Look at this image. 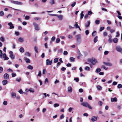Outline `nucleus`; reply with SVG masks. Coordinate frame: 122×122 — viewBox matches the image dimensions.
<instances>
[{
    "label": "nucleus",
    "instance_id": "obj_1",
    "mask_svg": "<svg viewBox=\"0 0 122 122\" xmlns=\"http://www.w3.org/2000/svg\"><path fill=\"white\" fill-rule=\"evenodd\" d=\"M81 105L83 106L87 107H88L89 109H92V107L89 104L86 102H83L81 103Z\"/></svg>",
    "mask_w": 122,
    "mask_h": 122
},
{
    "label": "nucleus",
    "instance_id": "obj_2",
    "mask_svg": "<svg viewBox=\"0 0 122 122\" xmlns=\"http://www.w3.org/2000/svg\"><path fill=\"white\" fill-rule=\"evenodd\" d=\"M11 3L18 5H21L23 4V3L21 2L15 1L12 0H9Z\"/></svg>",
    "mask_w": 122,
    "mask_h": 122
},
{
    "label": "nucleus",
    "instance_id": "obj_3",
    "mask_svg": "<svg viewBox=\"0 0 122 122\" xmlns=\"http://www.w3.org/2000/svg\"><path fill=\"white\" fill-rule=\"evenodd\" d=\"M88 61L91 62L92 64L93 65H95L97 62V60L95 58L89 59Z\"/></svg>",
    "mask_w": 122,
    "mask_h": 122
},
{
    "label": "nucleus",
    "instance_id": "obj_4",
    "mask_svg": "<svg viewBox=\"0 0 122 122\" xmlns=\"http://www.w3.org/2000/svg\"><path fill=\"white\" fill-rule=\"evenodd\" d=\"M76 37L77 38V42L78 44H80L81 42V36L80 35H77Z\"/></svg>",
    "mask_w": 122,
    "mask_h": 122
},
{
    "label": "nucleus",
    "instance_id": "obj_5",
    "mask_svg": "<svg viewBox=\"0 0 122 122\" xmlns=\"http://www.w3.org/2000/svg\"><path fill=\"white\" fill-rule=\"evenodd\" d=\"M33 25L34 27V29L35 30H40L39 26L38 24L35 22L33 23Z\"/></svg>",
    "mask_w": 122,
    "mask_h": 122
},
{
    "label": "nucleus",
    "instance_id": "obj_6",
    "mask_svg": "<svg viewBox=\"0 0 122 122\" xmlns=\"http://www.w3.org/2000/svg\"><path fill=\"white\" fill-rule=\"evenodd\" d=\"M10 57L12 59H15V56L13 55V53L12 51H10L9 52Z\"/></svg>",
    "mask_w": 122,
    "mask_h": 122
},
{
    "label": "nucleus",
    "instance_id": "obj_7",
    "mask_svg": "<svg viewBox=\"0 0 122 122\" xmlns=\"http://www.w3.org/2000/svg\"><path fill=\"white\" fill-rule=\"evenodd\" d=\"M116 50L118 52L120 53L122 52V48L119 46H117L116 47Z\"/></svg>",
    "mask_w": 122,
    "mask_h": 122
},
{
    "label": "nucleus",
    "instance_id": "obj_8",
    "mask_svg": "<svg viewBox=\"0 0 122 122\" xmlns=\"http://www.w3.org/2000/svg\"><path fill=\"white\" fill-rule=\"evenodd\" d=\"M52 60L50 61L49 59H47L46 60V65H51L52 62Z\"/></svg>",
    "mask_w": 122,
    "mask_h": 122
},
{
    "label": "nucleus",
    "instance_id": "obj_9",
    "mask_svg": "<svg viewBox=\"0 0 122 122\" xmlns=\"http://www.w3.org/2000/svg\"><path fill=\"white\" fill-rule=\"evenodd\" d=\"M8 25L10 26L9 28L10 29H14V26L13 25L11 22H10L8 23Z\"/></svg>",
    "mask_w": 122,
    "mask_h": 122
},
{
    "label": "nucleus",
    "instance_id": "obj_10",
    "mask_svg": "<svg viewBox=\"0 0 122 122\" xmlns=\"http://www.w3.org/2000/svg\"><path fill=\"white\" fill-rule=\"evenodd\" d=\"M103 63L106 66H112V64L110 62H103Z\"/></svg>",
    "mask_w": 122,
    "mask_h": 122
},
{
    "label": "nucleus",
    "instance_id": "obj_11",
    "mask_svg": "<svg viewBox=\"0 0 122 122\" xmlns=\"http://www.w3.org/2000/svg\"><path fill=\"white\" fill-rule=\"evenodd\" d=\"M24 59L25 61L27 63H30V60L26 57H24Z\"/></svg>",
    "mask_w": 122,
    "mask_h": 122
},
{
    "label": "nucleus",
    "instance_id": "obj_12",
    "mask_svg": "<svg viewBox=\"0 0 122 122\" xmlns=\"http://www.w3.org/2000/svg\"><path fill=\"white\" fill-rule=\"evenodd\" d=\"M111 101L112 102H117V99L116 97L111 98Z\"/></svg>",
    "mask_w": 122,
    "mask_h": 122
},
{
    "label": "nucleus",
    "instance_id": "obj_13",
    "mask_svg": "<svg viewBox=\"0 0 122 122\" xmlns=\"http://www.w3.org/2000/svg\"><path fill=\"white\" fill-rule=\"evenodd\" d=\"M4 78L5 79H7L9 78V76L7 73H5L4 75Z\"/></svg>",
    "mask_w": 122,
    "mask_h": 122
},
{
    "label": "nucleus",
    "instance_id": "obj_14",
    "mask_svg": "<svg viewBox=\"0 0 122 122\" xmlns=\"http://www.w3.org/2000/svg\"><path fill=\"white\" fill-rule=\"evenodd\" d=\"M11 97L13 98H15L16 97V94L15 92H12L11 93Z\"/></svg>",
    "mask_w": 122,
    "mask_h": 122
},
{
    "label": "nucleus",
    "instance_id": "obj_15",
    "mask_svg": "<svg viewBox=\"0 0 122 122\" xmlns=\"http://www.w3.org/2000/svg\"><path fill=\"white\" fill-rule=\"evenodd\" d=\"M97 120V118L95 116L92 117H91V120L92 122H95Z\"/></svg>",
    "mask_w": 122,
    "mask_h": 122
},
{
    "label": "nucleus",
    "instance_id": "obj_16",
    "mask_svg": "<svg viewBox=\"0 0 122 122\" xmlns=\"http://www.w3.org/2000/svg\"><path fill=\"white\" fill-rule=\"evenodd\" d=\"M57 17L58 18L59 20H61L63 18V16L62 15H58L57 16Z\"/></svg>",
    "mask_w": 122,
    "mask_h": 122
},
{
    "label": "nucleus",
    "instance_id": "obj_17",
    "mask_svg": "<svg viewBox=\"0 0 122 122\" xmlns=\"http://www.w3.org/2000/svg\"><path fill=\"white\" fill-rule=\"evenodd\" d=\"M6 55L5 53H2L0 55V57L1 59H3L6 56Z\"/></svg>",
    "mask_w": 122,
    "mask_h": 122
},
{
    "label": "nucleus",
    "instance_id": "obj_18",
    "mask_svg": "<svg viewBox=\"0 0 122 122\" xmlns=\"http://www.w3.org/2000/svg\"><path fill=\"white\" fill-rule=\"evenodd\" d=\"M90 24V21H88L85 24V26L86 27H87L89 26Z\"/></svg>",
    "mask_w": 122,
    "mask_h": 122
},
{
    "label": "nucleus",
    "instance_id": "obj_19",
    "mask_svg": "<svg viewBox=\"0 0 122 122\" xmlns=\"http://www.w3.org/2000/svg\"><path fill=\"white\" fill-rule=\"evenodd\" d=\"M68 92L69 93H71L72 91V88L71 87L69 86L68 88Z\"/></svg>",
    "mask_w": 122,
    "mask_h": 122
},
{
    "label": "nucleus",
    "instance_id": "obj_20",
    "mask_svg": "<svg viewBox=\"0 0 122 122\" xmlns=\"http://www.w3.org/2000/svg\"><path fill=\"white\" fill-rule=\"evenodd\" d=\"M7 83V81L6 80H4L2 81V84L4 85H6Z\"/></svg>",
    "mask_w": 122,
    "mask_h": 122
},
{
    "label": "nucleus",
    "instance_id": "obj_21",
    "mask_svg": "<svg viewBox=\"0 0 122 122\" xmlns=\"http://www.w3.org/2000/svg\"><path fill=\"white\" fill-rule=\"evenodd\" d=\"M18 40L20 43H23L24 41L23 38L22 37H19Z\"/></svg>",
    "mask_w": 122,
    "mask_h": 122
},
{
    "label": "nucleus",
    "instance_id": "obj_22",
    "mask_svg": "<svg viewBox=\"0 0 122 122\" xmlns=\"http://www.w3.org/2000/svg\"><path fill=\"white\" fill-rule=\"evenodd\" d=\"M19 51L20 52L23 53L24 52L25 50L23 47H21L20 48Z\"/></svg>",
    "mask_w": 122,
    "mask_h": 122
},
{
    "label": "nucleus",
    "instance_id": "obj_23",
    "mask_svg": "<svg viewBox=\"0 0 122 122\" xmlns=\"http://www.w3.org/2000/svg\"><path fill=\"white\" fill-rule=\"evenodd\" d=\"M0 40L1 41L4 42L5 41V39L3 36H2L0 37Z\"/></svg>",
    "mask_w": 122,
    "mask_h": 122
},
{
    "label": "nucleus",
    "instance_id": "obj_24",
    "mask_svg": "<svg viewBox=\"0 0 122 122\" xmlns=\"http://www.w3.org/2000/svg\"><path fill=\"white\" fill-rule=\"evenodd\" d=\"M97 89L99 91L101 90L102 88V87L101 86L98 85L97 86Z\"/></svg>",
    "mask_w": 122,
    "mask_h": 122
},
{
    "label": "nucleus",
    "instance_id": "obj_25",
    "mask_svg": "<svg viewBox=\"0 0 122 122\" xmlns=\"http://www.w3.org/2000/svg\"><path fill=\"white\" fill-rule=\"evenodd\" d=\"M27 68L29 69L32 70L33 69V67L32 66L29 65L28 66Z\"/></svg>",
    "mask_w": 122,
    "mask_h": 122
},
{
    "label": "nucleus",
    "instance_id": "obj_26",
    "mask_svg": "<svg viewBox=\"0 0 122 122\" xmlns=\"http://www.w3.org/2000/svg\"><path fill=\"white\" fill-rule=\"evenodd\" d=\"M25 55L29 57L30 56L31 54L30 53L28 52H26L25 53Z\"/></svg>",
    "mask_w": 122,
    "mask_h": 122
},
{
    "label": "nucleus",
    "instance_id": "obj_27",
    "mask_svg": "<svg viewBox=\"0 0 122 122\" xmlns=\"http://www.w3.org/2000/svg\"><path fill=\"white\" fill-rule=\"evenodd\" d=\"M98 37L97 36H96L95 38H94V43H96L98 41Z\"/></svg>",
    "mask_w": 122,
    "mask_h": 122
},
{
    "label": "nucleus",
    "instance_id": "obj_28",
    "mask_svg": "<svg viewBox=\"0 0 122 122\" xmlns=\"http://www.w3.org/2000/svg\"><path fill=\"white\" fill-rule=\"evenodd\" d=\"M34 50L35 51L36 53H38V48L36 46H35L34 47Z\"/></svg>",
    "mask_w": 122,
    "mask_h": 122
},
{
    "label": "nucleus",
    "instance_id": "obj_29",
    "mask_svg": "<svg viewBox=\"0 0 122 122\" xmlns=\"http://www.w3.org/2000/svg\"><path fill=\"white\" fill-rule=\"evenodd\" d=\"M113 42L115 43H116L118 41V39L116 38H114L113 40Z\"/></svg>",
    "mask_w": 122,
    "mask_h": 122
},
{
    "label": "nucleus",
    "instance_id": "obj_30",
    "mask_svg": "<svg viewBox=\"0 0 122 122\" xmlns=\"http://www.w3.org/2000/svg\"><path fill=\"white\" fill-rule=\"evenodd\" d=\"M21 80V79L20 77H18L16 79L15 81H16L20 82Z\"/></svg>",
    "mask_w": 122,
    "mask_h": 122
},
{
    "label": "nucleus",
    "instance_id": "obj_31",
    "mask_svg": "<svg viewBox=\"0 0 122 122\" xmlns=\"http://www.w3.org/2000/svg\"><path fill=\"white\" fill-rule=\"evenodd\" d=\"M83 11H82L80 15V19H82L83 17L84 16V15L83 14Z\"/></svg>",
    "mask_w": 122,
    "mask_h": 122
},
{
    "label": "nucleus",
    "instance_id": "obj_32",
    "mask_svg": "<svg viewBox=\"0 0 122 122\" xmlns=\"http://www.w3.org/2000/svg\"><path fill=\"white\" fill-rule=\"evenodd\" d=\"M97 32L96 31H94L92 33V36H95Z\"/></svg>",
    "mask_w": 122,
    "mask_h": 122
},
{
    "label": "nucleus",
    "instance_id": "obj_33",
    "mask_svg": "<svg viewBox=\"0 0 122 122\" xmlns=\"http://www.w3.org/2000/svg\"><path fill=\"white\" fill-rule=\"evenodd\" d=\"M50 3L51 5H53L55 4L54 0H51L50 2Z\"/></svg>",
    "mask_w": 122,
    "mask_h": 122
},
{
    "label": "nucleus",
    "instance_id": "obj_34",
    "mask_svg": "<svg viewBox=\"0 0 122 122\" xmlns=\"http://www.w3.org/2000/svg\"><path fill=\"white\" fill-rule=\"evenodd\" d=\"M60 41V39L59 38H57L56 41V43H59Z\"/></svg>",
    "mask_w": 122,
    "mask_h": 122
},
{
    "label": "nucleus",
    "instance_id": "obj_35",
    "mask_svg": "<svg viewBox=\"0 0 122 122\" xmlns=\"http://www.w3.org/2000/svg\"><path fill=\"white\" fill-rule=\"evenodd\" d=\"M85 69L86 70L88 71H89L90 70V67L88 66H86L85 68Z\"/></svg>",
    "mask_w": 122,
    "mask_h": 122
},
{
    "label": "nucleus",
    "instance_id": "obj_36",
    "mask_svg": "<svg viewBox=\"0 0 122 122\" xmlns=\"http://www.w3.org/2000/svg\"><path fill=\"white\" fill-rule=\"evenodd\" d=\"M34 20L35 21L41 19V18L40 17H36L34 18Z\"/></svg>",
    "mask_w": 122,
    "mask_h": 122
},
{
    "label": "nucleus",
    "instance_id": "obj_37",
    "mask_svg": "<svg viewBox=\"0 0 122 122\" xmlns=\"http://www.w3.org/2000/svg\"><path fill=\"white\" fill-rule=\"evenodd\" d=\"M101 71V69L99 68H97L96 70V71L97 73L100 72Z\"/></svg>",
    "mask_w": 122,
    "mask_h": 122
},
{
    "label": "nucleus",
    "instance_id": "obj_38",
    "mask_svg": "<svg viewBox=\"0 0 122 122\" xmlns=\"http://www.w3.org/2000/svg\"><path fill=\"white\" fill-rule=\"evenodd\" d=\"M29 91L30 92L33 93L35 92L34 89L32 88H30L29 89Z\"/></svg>",
    "mask_w": 122,
    "mask_h": 122
},
{
    "label": "nucleus",
    "instance_id": "obj_39",
    "mask_svg": "<svg viewBox=\"0 0 122 122\" xmlns=\"http://www.w3.org/2000/svg\"><path fill=\"white\" fill-rule=\"evenodd\" d=\"M58 61V59L57 58H56L54 59V63H56Z\"/></svg>",
    "mask_w": 122,
    "mask_h": 122
},
{
    "label": "nucleus",
    "instance_id": "obj_40",
    "mask_svg": "<svg viewBox=\"0 0 122 122\" xmlns=\"http://www.w3.org/2000/svg\"><path fill=\"white\" fill-rule=\"evenodd\" d=\"M100 23V21L98 20H96L95 21V23L97 25H98Z\"/></svg>",
    "mask_w": 122,
    "mask_h": 122
},
{
    "label": "nucleus",
    "instance_id": "obj_41",
    "mask_svg": "<svg viewBox=\"0 0 122 122\" xmlns=\"http://www.w3.org/2000/svg\"><path fill=\"white\" fill-rule=\"evenodd\" d=\"M4 13L2 11L0 12V16H2L4 15Z\"/></svg>",
    "mask_w": 122,
    "mask_h": 122
},
{
    "label": "nucleus",
    "instance_id": "obj_42",
    "mask_svg": "<svg viewBox=\"0 0 122 122\" xmlns=\"http://www.w3.org/2000/svg\"><path fill=\"white\" fill-rule=\"evenodd\" d=\"M75 59L73 57H71L70 58L71 61L73 62L74 61Z\"/></svg>",
    "mask_w": 122,
    "mask_h": 122
},
{
    "label": "nucleus",
    "instance_id": "obj_43",
    "mask_svg": "<svg viewBox=\"0 0 122 122\" xmlns=\"http://www.w3.org/2000/svg\"><path fill=\"white\" fill-rule=\"evenodd\" d=\"M75 22L76 23V24L74 25V26L76 28H78V27L79 26L77 24V22L76 21H75Z\"/></svg>",
    "mask_w": 122,
    "mask_h": 122
},
{
    "label": "nucleus",
    "instance_id": "obj_44",
    "mask_svg": "<svg viewBox=\"0 0 122 122\" xmlns=\"http://www.w3.org/2000/svg\"><path fill=\"white\" fill-rule=\"evenodd\" d=\"M104 27H100L99 29V31L100 32L104 30Z\"/></svg>",
    "mask_w": 122,
    "mask_h": 122
},
{
    "label": "nucleus",
    "instance_id": "obj_45",
    "mask_svg": "<svg viewBox=\"0 0 122 122\" xmlns=\"http://www.w3.org/2000/svg\"><path fill=\"white\" fill-rule=\"evenodd\" d=\"M74 80L76 82H78L79 81L78 78L77 77L75 78Z\"/></svg>",
    "mask_w": 122,
    "mask_h": 122
},
{
    "label": "nucleus",
    "instance_id": "obj_46",
    "mask_svg": "<svg viewBox=\"0 0 122 122\" xmlns=\"http://www.w3.org/2000/svg\"><path fill=\"white\" fill-rule=\"evenodd\" d=\"M3 104L4 105H6L7 104V102L6 101H4L3 102Z\"/></svg>",
    "mask_w": 122,
    "mask_h": 122
},
{
    "label": "nucleus",
    "instance_id": "obj_47",
    "mask_svg": "<svg viewBox=\"0 0 122 122\" xmlns=\"http://www.w3.org/2000/svg\"><path fill=\"white\" fill-rule=\"evenodd\" d=\"M12 76L13 77H14L16 76V74L15 73H12Z\"/></svg>",
    "mask_w": 122,
    "mask_h": 122
},
{
    "label": "nucleus",
    "instance_id": "obj_48",
    "mask_svg": "<svg viewBox=\"0 0 122 122\" xmlns=\"http://www.w3.org/2000/svg\"><path fill=\"white\" fill-rule=\"evenodd\" d=\"M18 92L21 94H23V92L21 89H20L18 91Z\"/></svg>",
    "mask_w": 122,
    "mask_h": 122
},
{
    "label": "nucleus",
    "instance_id": "obj_49",
    "mask_svg": "<svg viewBox=\"0 0 122 122\" xmlns=\"http://www.w3.org/2000/svg\"><path fill=\"white\" fill-rule=\"evenodd\" d=\"M89 31L88 30H86L85 31V33L87 35H88L89 34Z\"/></svg>",
    "mask_w": 122,
    "mask_h": 122
},
{
    "label": "nucleus",
    "instance_id": "obj_50",
    "mask_svg": "<svg viewBox=\"0 0 122 122\" xmlns=\"http://www.w3.org/2000/svg\"><path fill=\"white\" fill-rule=\"evenodd\" d=\"M41 71H39L38 72V74L37 75V76L39 77H40L41 76Z\"/></svg>",
    "mask_w": 122,
    "mask_h": 122
},
{
    "label": "nucleus",
    "instance_id": "obj_51",
    "mask_svg": "<svg viewBox=\"0 0 122 122\" xmlns=\"http://www.w3.org/2000/svg\"><path fill=\"white\" fill-rule=\"evenodd\" d=\"M117 87L118 88H121L122 87V85L120 84H118Z\"/></svg>",
    "mask_w": 122,
    "mask_h": 122
},
{
    "label": "nucleus",
    "instance_id": "obj_52",
    "mask_svg": "<svg viewBox=\"0 0 122 122\" xmlns=\"http://www.w3.org/2000/svg\"><path fill=\"white\" fill-rule=\"evenodd\" d=\"M15 34L17 36H18L20 34L19 32L15 31Z\"/></svg>",
    "mask_w": 122,
    "mask_h": 122
},
{
    "label": "nucleus",
    "instance_id": "obj_53",
    "mask_svg": "<svg viewBox=\"0 0 122 122\" xmlns=\"http://www.w3.org/2000/svg\"><path fill=\"white\" fill-rule=\"evenodd\" d=\"M76 2H73L72 4L71 5V6L72 7H73L76 5Z\"/></svg>",
    "mask_w": 122,
    "mask_h": 122
},
{
    "label": "nucleus",
    "instance_id": "obj_54",
    "mask_svg": "<svg viewBox=\"0 0 122 122\" xmlns=\"http://www.w3.org/2000/svg\"><path fill=\"white\" fill-rule=\"evenodd\" d=\"M59 106V104L58 103L55 104L54 105V107H58Z\"/></svg>",
    "mask_w": 122,
    "mask_h": 122
},
{
    "label": "nucleus",
    "instance_id": "obj_55",
    "mask_svg": "<svg viewBox=\"0 0 122 122\" xmlns=\"http://www.w3.org/2000/svg\"><path fill=\"white\" fill-rule=\"evenodd\" d=\"M119 36V31L117 32L116 33V37H118Z\"/></svg>",
    "mask_w": 122,
    "mask_h": 122
},
{
    "label": "nucleus",
    "instance_id": "obj_56",
    "mask_svg": "<svg viewBox=\"0 0 122 122\" xmlns=\"http://www.w3.org/2000/svg\"><path fill=\"white\" fill-rule=\"evenodd\" d=\"M30 18V17L29 16H26L25 17V19L26 20H28Z\"/></svg>",
    "mask_w": 122,
    "mask_h": 122
},
{
    "label": "nucleus",
    "instance_id": "obj_57",
    "mask_svg": "<svg viewBox=\"0 0 122 122\" xmlns=\"http://www.w3.org/2000/svg\"><path fill=\"white\" fill-rule=\"evenodd\" d=\"M3 71V68L2 67H0V73H2Z\"/></svg>",
    "mask_w": 122,
    "mask_h": 122
},
{
    "label": "nucleus",
    "instance_id": "obj_58",
    "mask_svg": "<svg viewBox=\"0 0 122 122\" xmlns=\"http://www.w3.org/2000/svg\"><path fill=\"white\" fill-rule=\"evenodd\" d=\"M98 103L100 106H101L102 104V102L101 101H99L98 102Z\"/></svg>",
    "mask_w": 122,
    "mask_h": 122
},
{
    "label": "nucleus",
    "instance_id": "obj_59",
    "mask_svg": "<svg viewBox=\"0 0 122 122\" xmlns=\"http://www.w3.org/2000/svg\"><path fill=\"white\" fill-rule=\"evenodd\" d=\"M109 52L108 51H106L104 52V54L106 55L108 54Z\"/></svg>",
    "mask_w": 122,
    "mask_h": 122
},
{
    "label": "nucleus",
    "instance_id": "obj_60",
    "mask_svg": "<svg viewBox=\"0 0 122 122\" xmlns=\"http://www.w3.org/2000/svg\"><path fill=\"white\" fill-rule=\"evenodd\" d=\"M64 117V116L63 114L61 115L60 117V118L61 119H63Z\"/></svg>",
    "mask_w": 122,
    "mask_h": 122
},
{
    "label": "nucleus",
    "instance_id": "obj_61",
    "mask_svg": "<svg viewBox=\"0 0 122 122\" xmlns=\"http://www.w3.org/2000/svg\"><path fill=\"white\" fill-rule=\"evenodd\" d=\"M107 33L106 32H103V35L104 36H107Z\"/></svg>",
    "mask_w": 122,
    "mask_h": 122
},
{
    "label": "nucleus",
    "instance_id": "obj_62",
    "mask_svg": "<svg viewBox=\"0 0 122 122\" xmlns=\"http://www.w3.org/2000/svg\"><path fill=\"white\" fill-rule=\"evenodd\" d=\"M92 14V13L91 11H89L88 12L87 14L88 15H90Z\"/></svg>",
    "mask_w": 122,
    "mask_h": 122
},
{
    "label": "nucleus",
    "instance_id": "obj_63",
    "mask_svg": "<svg viewBox=\"0 0 122 122\" xmlns=\"http://www.w3.org/2000/svg\"><path fill=\"white\" fill-rule=\"evenodd\" d=\"M68 54V52L67 51H64L63 53V54L65 55H66Z\"/></svg>",
    "mask_w": 122,
    "mask_h": 122
},
{
    "label": "nucleus",
    "instance_id": "obj_64",
    "mask_svg": "<svg viewBox=\"0 0 122 122\" xmlns=\"http://www.w3.org/2000/svg\"><path fill=\"white\" fill-rule=\"evenodd\" d=\"M79 92H82L83 91V89L82 88L80 89L79 90Z\"/></svg>",
    "mask_w": 122,
    "mask_h": 122
}]
</instances>
